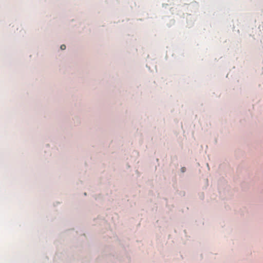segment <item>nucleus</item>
<instances>
[{"label": "nucleus", "mask_w": 263, "mask_h": 263, "mask_svg": "<svg viewBox=\"0 0 263 263\" xmlns=\"http://www.w3.org/2000/svg\"><path fill=\"white\" fill-rule=\"evenodd\" d=\"M185 167H182V168H181V172H183H183H185Z\"/></svg>", "instance_id": "obj_2"}, {"label": "nucleus", "mask_w": 263, "mask_h": 263, "mask_svg": "<svg viewBox=\"0 0 263 263\" xmlns=\"http://www.w3.org/2000/svg\"><path fill=\"white\" fill-rule=\"evenodd\" d=\"M60 48H61V49L62 50H64V49H66V46H65V45L63 44V45H62L61 46Z\"/></svg>", "instance_id": "obj_1"}]
</instances>
